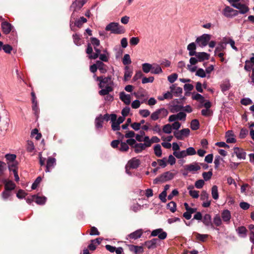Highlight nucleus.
Here are the masks:
<instances>
[{"label": "nucleus", "instance_id": "f257e3e1", "mask_svg": "<svg viewBox=\"0 0 254 254\" xmlns=\"http://www.w3.org/2000/svg\"><path fill=\"white\" fill-rule=\"evenodd\" d=\"M96 80L100 82L99 87L102 88L99 91V94L101 96H104L108 94L113 90L112 86L114 84L113 80L111 76L103 77L99 76L96 77Z\"/></svg>", "mask_w": 254, "mask_h": 254}, {"label": "nucleus", "instance_id": "f03ea898", "mask_svg": "<svg viewBox=\"0 0 254 254\" xmlns=\"http://www.w3.org/2000/svg\"><path fill=\"white\" fill-rule=\"evenodd\" d=\"M106 31H110L111 33L116 34H121L125 32V29L118 23L111 22L107 25L105 28Z\"/></svg>", "mask_w": 254, "mask_h": 254}, {"label": "nucleus", "instance_id": "7ed1b4c3", "mask_svg": "<svg viewBox=\"0 0 254 254\" xmlns=\"http://www.w3.org/2000/svg\"><path fill=\"white\" fill-rule=\"evenodd\" d=\"M168 113L169 112L167 109L164 108H160L153 112L150 116V118L153 121L162 119L166 118Z\"/></svg>", "mask_w": 254, "mask_h": 254}, {"label": "nucleus", "instance_id": "20e7f679", "mask_svg": "<svg viewBox=\"0 0 254 254\" xmlns=\"http://www.w3.org/2000/svg\"><path fill=\"white\" fill-rule=\"evenodd\" d=\"M86 0H75L70 6V10L72 11L71 18H73L75 12L79 10L86 3Z\"/></svg>", "mask_w": 254, "mask_h": 254}, {"label": "nucleus", "instance_id": "39448f33", "mask_svg": "<svg viewBox=\"0 0 254 254\" xmlns=\"http://www.w3.org/2000/svg\"><path fill=\"white\" fill-rule=\"evenodd\" d=\"M174 177V174L170 171H168L154 179L153 183L156 184L159 183L165 182L173 179Z\"/></svg>", "mask_w": 254, "mask_h": 254}, {"label": "nucleus", "instance_id": "423d86ee", "mask_svg": "<svg viewBox=\"0 0 254 254\" xmlns=\"http://www.w3.org/2000/svg\"><path fill=\"white\" fill-rule=\"evenodd\" d=\"M210 38L211 36L210 35L207 34H203L196 39V42L199 46L203 47L208 44Z\"/></svg>", "mask_w": 254, "mask_h": 254}, {"label": "nucleus", "instance_id": "0eeeda50", "mask_svg": "<svg viewBox=\"0 0 254 254\" xmlns=\"http://www.w3.org/2000/svg\"><path fill=\"white\" fill-rule=\"evenodd\" d=\"M190 130L188 128H184L181 130H177L174 132V135L179 140H183L185 137L189 135Z\"/></svg>", "mask_w": 254, "mask_h": 254}, {"label": "nucleus", "instance_id": "6e6552de", "mask_svg": "<svg viewBox=\"0 0 254 254\" xmlns=\"http://www.w3.org/2000/svg\"><path fill=\"white\" fill-rule=\"evenodd\" d=\"M151 236L156 237L158 236V238L160 240H164L167 238V234L166 232L164 231L163 229L158 228L153 230L151 233Z\"/></svg>", "mask_w": 254, "mask_h": 254}, {"label": "nucleus", "instance_id": "1a4fd4ad", "mask_svg": "<svg viewBox=\"0 0 254 254\" xmlns=\"http://www.w3.org/2000/svg\"><path fill=\"white\" fill-rule=\"evenodd\" d=\"M140 164V161L136 158H133L130 160L127 163V166L126 167V172L129 175L130 174L128 172L127 167H129L132 169H136Z\"/></svg>", "mask_w": 254, "mask_h": 254}, {"label": "nucleus", "instance_id": "9d476101", "mask_svg": "<svg viewBox=\"0 0 254 254\" xmlns=\"http://www.w3.org/2000/svg\"><path fill=\"white\" fill-rule=\"evenodd\" d=\"M148 144L149 143L147 144V142H144V143H136L135 145L133 146L134 151L136 153L141 152L142 151L149 147Z\"/></svg>", "mask_w": 254, "mask_h": 254}, {"label": "nucleus", "instance_id": "9b49d317", "mask_svg": "<svg viewBox=\"0 0 254 254\" xmlns=\"http://www.w3.org/2000/svg\"><path fill=\"white\" fill-rule=\"evenodd\" d=\"M238 11L233 9L229 6H227L223 10V14L227 17H231L233 16L237 15Z\"/></svg>", "mask_w": 254, "mask_h": 254}, {"label": "nucleus", "instance_id": "f8f14e48", "mask_svg": "<svg viewBox=\"0 0 254 254\" xmlns=\"http://www.w3.org/2000/svg\"><path fill=\"white\" fill-rule=\"evenodd\" d=\"M233 154H235L237 157L239 159H245L246 157V152L242 148L235 147L233 148Z\"/></svg>", "mask_w": 254, "mask_h": 254}, {"label": "nucleus", "instance_id": "ddd939ff", "mask_svg": "<svg viewBox=\"0 0 254 254\" xmlns=\"http://www.w3.org/2000/svg\"><path fill=\"white\" fill-rule=\"evenodd\" d=\"M56 164V159L51 157L48 158L46 165V172H49L53 169Z\"/></svg>", "mask_w": 254, "mask_h": 254}, {"label": "nucleus", "instance_id": "4468645a", "mask_svg": "<svg viewBox=\"0 0 254 254\" xmlns=\"http://www.w3.org/2000/svg\"><path fill=\"white\" fill-rule=\"evenodd\" d=\"M143 234V230L142 229H138L134 232L130 233V234L128 235L127 237V239H133V240H136L138 238H140L141 236H142Z\"/></svg>", "mask_w": 254, "mask_h": 254}, {"label": "nucleus", "instance_id": "2eb2a0df", "mask_svg": "<svg viewBox=\"0 0 254 254\" xmlns=\"http://www.w3.org/2000/svg\"><path fill=\"white\" fill-rule=\"evenodd\" d=\"M184 167L185 170L189 172L197 171L200 169V167L199 164L196 162L186 165Z\"/></svg>", "mask_w": 254, "mask_h": 254}, {"label": "nucleus", "instance_id": "dca6fc26", "mask_svg": "<svg viewBox=\"0 0 254 254\" xmlns=\"http://www.w3.org/2000/svg\"><path fill=\"white\" fill-rule=\"evenodd\" d=\"M226 40V39L224 38L223 39L222 41L218 44V45L216 47L215 50V55H216L218 52H223L226 49V45L227 44V42Z\"/></svg>", "mask_w": 254, "mask_h": 254}, {"label": "nucleus", "instance_id": "f3484780", "mask_svg": "<svg viewBox=\"0 0 254 254\" xmlns=\"http://www.w3.org/2000/svg\"><path fill=\"white\" fill-rule=\"evenodd\" d=\"M110 120L112 122V128L113 130H119L120 129V124L116 122L117 115L116 114H111L110 115Z\"/></svg>", "mask_w": 254, "mask_h": 254}, {"label": "nucleus", "instance_id": "a211bd4d", "mask_svg": "<svg viewBox=\"0 0 254 254\" xmlns=\"http://www.w3.org/2000/svg\"><path fill=\"white\" fill-rule=\"evenodd\" d=\"M233 7L239 9V12L241 14H245L249 10V7L246 4L241 2L238 3L237 5H233Z\"/></svg>", "mask_w": 254, "mask_h": 254}, {"label": "nucleus", "instance_id": "6ab92c4d", "mask_svg": "<svg viewBox=\"0 0 254 254\" xmlns=\"http://www.w3.org/2000/svg\"><path fill=\"white\" fill-rule=\"evenodd\" d=\"M120 99L126 105H129L131 102V96L126 94L124 92L120 93Z\"/></svg>", "mask_w": 254, "mask_h": 254}, {"label": "nucleus", "instance_id": "aec40b11", "mask_svg": "<svg viewBox=\"0 0 254 254\" xmlns=\"http://www.w3.org/2000/svg\"><path fill=\"white\" fill-rule=\"evenodd\" d=\"M157 241V239L154 238L151 240L146 241L144 243V245L148 249H154L156 248V244Z\"/></svg>", "mask_w": 254, "mask_h": 254}, {"label": "nucleus", "instance_id": "412c9836", "mask_svg": "<svg viewBox=\"0 0 254 254\" xmlns=\"http://www.w3.org/2000/svg\"><path fill=\"white\" fill-rule=\"evenodd\" d=\"M221 217L225 222L229 223L231 218L230 211L227 209L223 210L221 213Z\"/></svg>", "mask_w": 254, "mask_h": 254}, {"label": "nucleus", "instance_id": "4be33fe9", "mask_svg": "<svg viewBox=\"0 0 254 254\" xmlns=\"http://www.w3.org/2000/svg\"><path fill=\"white\" fill-rule=\"evenodd\" d=\"M170 88L171 92L174 94L176 96L178 97L182 93V88L181 87L176 86L175 84L172 85Z\"/></svg>", "mask_w": 254, "mask_h": 254}, {"label": "nucleus", "instance_id": "5701e85b", "mask_svg": "<svg viewBox=\"0 0 254 254\" xmlns=\"http://www.w3.org/2000/svg\"><path fill=\"white\" fill-rule=\"evenodd\" d=\"M1 28L3 32L5 34H7L11 31L12 25L7 22L4 21L1 23Z\"/></svg>", "mask_w": 254, "mask_h": 254}, {"label": "nucleus", "instance_id": "b1692460", "mask_svg": "<svg viewBox=\"0 0 254 254\" xmlns=\"http://www.w3.org/2000/svg\"><path fill=\"white\" fill-rule=\"evenodd\" d=\"M202 222L205 226H211L212 228L213 227V224L211 222V217L210 214H205L203 216Z\"/></svg>", "mask_w": 254, "mask_h": 254}, {"label": "nucleus", "instance_id": "393cba45", "mask_svg": "<svg viewBox=\"0 0 254 254\" xmlns=\"http://www.w3.org/2000/svg\"><path fill=\"white\" fill-rule=\"evenodd\" d=\"M194 56H196L199 62L208 60L209 58V55L205 52L196 53Z\"/></svg>", "mask_w": 254, "mask_h": 254}, {"label": "nucleus", "instance_id": "a878e982", "mask_svg": "<svg viewBox=\"0 0 254 254\" xmlns=\"http://www.w3.org/2000/svg\"><path fill=\"white\" fill-rule=\"evenodd\" d=\"M132 70L129 68V66H126L125 68V73L124 80L126 81H127L132 76Z\"/></svg>", "mask_w": 254, "mask_h": 254}, {"label": "nucleus", "instance_id": "bb28decb", "mask_svg": "<svg viewBox=\"0 0 254 254\" xmlns=\"http://www.w3.org/2000/svg\"><path fill=\"white\" fill-rule=\"evenodd\" d=\"M145 142H147V144L149 143L148 146L150 147L153 143H158L160 142V139L157 136H153L151 139L149 138V136H145Z\"/></svg>", "mask_w": 254, "mask_h": 254}, {"label": "nucleus", "instance_id": "cd10ccee", "mask_svg": "<svg viewBox=\"0 0 254 254\" xmlns=\"http://www.w3.org/2000/svg\"><path fill=\"white\" fill-rule=\"evenodd\" d=\"M239 236L242 238H245L247 235V230L244 226H241L236 229Z\"/></svg>", "mask_w": 254, "mask_h": 254}, {"label": "nucleus", "instance_id": "c85d7f7f", "mask_svg": "<svg viewBox=\"0 0 254 254\" xmlns=\"http://www.w3.org/2000/svg\"><path fill=\"white\" fill-rule=\"evenodd\" d=\"M187 50L189 51V55L190 56H194L196 54V45L193 42L190 43L188 45Z\"/></svg>", "mask_w": 254, "mask_h": 254}, {"label": "nucleus", "instance_id": "c756f323", "mask_svg": "<svg viewBox=\"0 0 254 254\" xmlns=\"http://www.w3.org/2000/svg\"><path fill=\"white\" fill-rule=\"evenodd\" d=\"M96 63L97 69H98L101 73H104L107 71V66L102 62L97 61Z\"/></svg>", "mask_w": 254, "mask_h": 254}, {"label": "nucleus", "instance_id": "7c9ffc66", "mask_svg": "<svg viewBox=\"0 0 254 254\" xmlns=\"http://www.w3.org/2000/svg\"><path fill=\"white\" fill-rule=\"evenodd\" d=\"M211 195L214 200H217L219 198L218 187L216 185L212 186L211 188Z\"/></svg>", "mask_w": 254, "mask_h": 254}, {"label": "nucleus", "instance_id": "2f4dec72", "mask_svg": "<svg viewBox=\"0 0 254 254\" xmlns=\"http://www.w3.org/2000/svg\"><path fill=\"white\" fill-rule=\"evenodd\" d=\"M185 150L174 151L173 155L178 159H181L187 156L186 152Z\"/></svg>", "mask_w": 254, "mask_h": 254}, {"label": "nucleus", "instance_id": "473e14b6", "mask_svg": "<svg viewBox=\"0 0 254 254\" xmlns=\"http://www.w3.org/2000/svg\"><path fill=\"white\" fill-rule=\"evenodd\" d=\"M162 72V70L161 66L156 64H152V68L151 69V73L152 74H159Z\"/></svg>", "mask_w": 254, "mask_h": 254}, {"label": "nucleus", "instance_id": "72a5a7b5", "mask_svg": "<svg viewBox=\"0 0 254 254\" xmlns=\"http://www.w3.org/2000/svg\"><path fill=\"white\" fill-rule=\"evenodd\" d=\"M175 110L176 112L183 110L188 113H191L192 111V108L190 105H187L185 107L178 106L176 107Z\"/></svg>", "mask_w": 254, "mask_h": 254}, {"label": "nucleus", "instance_id": "f704fd0d", "mask_svg": "<svg viewBox=\"0 0 254 254\" xmlns=\"http://www.w3.org/2000/svg\"><path fill=\"white\" fill-rule=\"evenodd\" d=\"M142 68L143 71L147 73L149 72H151V69L152 68V64L149 63H144L142 64Z\"/></svg>", "mask_w": 254, "mask_h": 254}, {"label": "nucleus", "instance_id": "c9c22d12", "mask_svg": "<svg viewBox=\"0 0 254 254\" xmlns=\"http://www.w3.org/2000/svg\"><path fill=\"white\" fill-rule=\"evenodd\" d=\"M103 122V116L100 115L99 117L95 119V127L97 128L102 127V124Z\"/></svg>", "mask_w": 254, "mask_h": 254}, {"label": "nucleus", "instance_id": "e433bc0d", "mask_svg": "<svg viewBox=\"0 0 254 254\" xmlns=\"http://www.w3.org/2000/svg\"><path fill=\"white\" fill-rule=\"evenodd\" d=\"M194 235H195L196 239L201 242H205L208 237V235L207 234H201L198 233H195Z\"/></svg>", "mask_w": 254, "mask_h": 254}, {"label": "nucleus", "instance_id": "4c0bfd02", "mask_svg": "<svg viewBox=\"0 0 254 254\" xmlns=\"http://www.w3.org/2000/svg\"><path fill=\"white\" fill-rule=\"evenodd\" d=\"M5 190L11 191L14 190L15 188V185L11 181L6 182L4 185Z\"/></svg>", "mask_w": 254, "mask_h": 254}, {"label": "nucleus", "instance_id": "58836bf2", "mask_svg": "<svg viewBox=\"0 0 254 254\" xmlns=\"http://www.w3.org/2000/svg\"><path fill=\"white\" fill-rule=\"evenodd\" d=\"M87 22L86 18L84 17H81L80 18L76 19L75 21L74 24L77 27L80 28L82 26V24Z\"/></svg>", "mask_w": 254, "mask_h": 254}, {"label": "nucleus", "instance_id": "ea45409f", "mask_svg": "<svg viewBox=\"0 0 254 254\" xmlns=\"http://www.w3.org/2000/svg\"><path fill=\"white\" fill-rule=\"evenodd\" d=\"M226 142L228 143H235L236 141L233 135L231 134L230 131H228L226 134Z\"/></svg>", "mask_w": 254, "mask_h": 254}, {"label": "nucleus", "instance_id": "a19ab883", "mask_svg": "<svg viewBox=\"0 0 254 254\" xmlns=\"http://www.w3.org/2000/svg\"><path fill=\"white\" fill-rule=\"evenodd\" d=\"M190 127L193 130H197L199 127V123L197 120L194 119L191 121L190 123Z\"/></svg>", "mask_w": 254, "mask_h": 254}, {"label": "nucleus", "instance_id": "79ce46f5", "mask_svg": "<svg viewBox=\"0 0 254 254\" xmlns=\"http://www.w3.org/2000/svg\"><path fill=\"white\" fill-rule=\"evenodd\" d=\"M46 197L44 196L41 197L36 195V197H35V201L36 203L40 205H43L45 204L46 201Z\"/></svg>", "mask_w": 254, "mask_h": 254}, {"label": "nucleus", "instance_id": "37998d69", "mask_svg": "<svg viewBox=\"0 0 254 254\" xmlns=\"http://www.w3.org/2000/svg\"><path fill=\"white\" fill-rule=\"evenodd\" d=\"M192 98L193 100L199 101L201 103L204 102V97L201 94L198 93H193L192 95Z\"/></svg>", "mask_w": 254, "mask_h": 254}, {"label": "nucleus", "instance_id": "c03bdc74", "mask_svg": "<svg viewBox=\"0 0 254 254\" xmlns=\"http://www.w3.org/2000/svg\"><path fill=\"white\" fill-rule=\"evenodd\" d=\"M131 251H133L136 254L142 253L143 252V249L141 246H131L130 247Z\"/></svg>", "mask_w": 254, "mask_h": 254}, {"label": "nucleus", "instance_id": "a18cd8bd", "mask_svg": "<svg viewBox=\"0 0 254 254\" xmlns=\"http://www.w3.org/2000/svg\"><path fill=\"white\" fill-rule=\"evenodd\" d=\"M8 169L10 171L13 172L14 170H17V163L15 161L7 162Z\"/></svg>", "mask_w": 254, "mask_h": 254}, {"label": "nucleus", "instance_id": "49530a36", "mask_svg": "<svg viewBox=\"0 0 254 254\" xmlns=\"http://www.w3.org/2000/svg\"><path fill=\"white\" fill-rule=\"evenodd\" d=\"M26 149L27 151L29 152H33L34 151L35 146L34 145V143L32 141H27Z\"/></svg>", "mask_w": 254, "mask_h": 254}, {"label": "nucleus", "instance_id": "de8ad7c7", "mask_svg": "<svg viewBox=\"0 0 254 254\" xmlns=\"http://www.w3.org/2000/svg\"><path fill=\"white\" fill-rule=\"evenodd\" d=\"M154 151L155 154L157 157H161L162 155V149L160 144H157L154 147Z\"/></svg>", "mask_w": 254, "mask_h": 254}, {"label": "nucleus", "instance_id": "09e8293b", "mask_svg": "<svg viewBox=\"0 0 254 254\" xmlns=\"http://www.w3.org/2000/svg\"><path fill=\"white\" fill-rule=\"evenodd\" d=\"M162 131L163 132L170 134L172 132V127L170 124H166L163 127Z\"/></svg>", "mask_w": 254, "mask_h": 254}, {"label": "nucleus", "instance_id": "8fccbe9b", "mask_svg": "<svg viewBox=\"0 0 254 254\" xmlns=\"http://www.w3.org/2000/svg\"><path fill=\"white\" fill-rule=\"evenodd\" d=\"M213 223L216 226H219L222 224V220L218 214H216L213 218Z\"/></svg>", "mask_w": 254, "mask_h": 254}, {"label": "nucleus", "instance_id": "3c124183", "mask_svg": "<svg viewBox=\"0 0 254 254\" xmlns=\"http://www.w3.org/2000/svg\"><path fill=\"white\" fill-rule=\"evenodd\" d=\"M131 61L130 56L128 54H125L123 59V63L124 65H128L130 64Z\"/></svg>", "mask_w": 254, "mask_h": 254}, {"label": "nucleus", "instance_id": "603ef678", "mask_svg": "<svg viewBox=\"0 0 254 254\" xmlns=\"http://www.w3.org/2000/svg\"><path fill=\"white\" fill-rule=\"evenodd\" d=\"M195 75L197 76H199L201 78H203L206 77V74L205 70L202 68H198L195 73Z\"/></svg>", "mask_w": 254, "mask_h": 254}, {"label": "nucleus", "instance_id": "864d4df0", "mask_svg": "<svg viewBox=\"0 0 254 254\" xmlns=\"http://www.w3.org/2000/svg\"><path fill=\"white\" fill-rule=\"evenodd\" d=\"M177 120L185 121L186 119V114L184 112H180L179 113L176 114Z\"/></svg>", "mask_w": 254, "mask_h": 254}, {"label": "nucleus", "instance_id": "5fc2aeb1", "mask_svg": "<svg viewBox=\"0 0 254 254\" xmlns=\"http://www.w3.org/2000/svg\"><path fill=\"white\" fill-rule=\"evenodd\" d=\"M167 207L172 212H175L176 210V204L174 201H171L167 204Z\"/></svg>", "mask_w": 254, "mask_h": 254}, {"label": "nucleus", "instance_id": "6e6d98bb", "mask_svg": "<svg viewBox=\"0 0 254 254\" xmlns=\"http://www.w3.org/2000/svg\"><path fill=\"white\" fill-rule=\"evenodd\" d=\"M128 146L126 142L121 141L120 143V147L119 148V150L121 151H127L128 150Z\"/></svg>", "mask_w": 254, "mask_h": 254}, {"label": "nucleus", "instance_id": "4d7b16f0", "mask_svg": "<svg viewBox=\"0 0 254 254\" xmlns=\"http://www.w3.org/2000/svg\"><path fill=\"white\" fill-rule=\"evenodd\" d=\"M73 39L74 44L77 46H79L81 45V39L80 37L77 35V34H73Z\"/></svg>", "mask_w": 254, "mask_h": 254}, {"label": "nucleus", "instance_id": "13d9d810", "mask_svg": "<svg viewBox=\"0 0 254 254\" xmlns=\"http://www.w3.org/2000/svg\"><path fill=\"white\" fill-rule=\"evenodd\" d=\"M187 156L195 155L196 153L195 149L192 147H190L186 150Z\"/></svg>", "mask_w": 254, "mask_h": 254}, {"label": "nucleus", "instance_id": "bf43d9fd", "mask_svg": "<svg viewBox=\"0 0 254 254\" xmlns=\"http://www.w3.org/2000/svg\"><path fill=\"white\" fill-rule=\"evenodd\" d=\"M154 80L153 76H149L148 77H144L142 79V83L146 84L147 83H152Z\"/></svg>", "mask_w": 254, "mask_h": 254}, {"label": "nucleus", "instance_id": "052dcab7", "mask_svg": "<svg viewBox=\"0 0 254 254\" xmlns=\"http://www.w3.org/2000/svg\"><path fill=\"white\" fill-rule=\"evenodd\" d=\"M178 78L177 73H173L168 76V80L171 83H174Z\"/></svg>", "mask_w": 254, "mask_h": 254}, {"label": "nucleus", "instance_id": "680f3d73", "mask_svg": "<svg viewBox=\"0 0 254 254\" xmlns=\"http://www.w3.org/2000/svg\"><path fill=\"white\" fill-rule=\"evenodd\" d=\"M189 193V194L194 198H197L199 197V191L197 190H190Z\"/></svg>", "mask_w": 254, "mask_h": 254}, {"label": "nucleus", "instance_id": "e2e57ef3", "mask_svg": "<svg viewBox=\"0 0 254 254\" xmlns=\"http://www.w3.org/2000/svg\"><path fill=\"white\" fill-rule=\"evenodd\" d=\"M212 176V173L211 171H209L207 172H203L202 174V176L204 180L206 181L210 180Z\"/></svg>", "mask_w": 254, "mask_h": 254}, {"label": "nucleus", "instance_id": "0e129e2a", "mask_svg": "<svg viewBox=\"0 0 254 254\" xmlns=\"http://www.w3.org/2000/svg\"><path fill=\"white\" fill-rule=\"evenodd\" d=\"M139 42V39L138 37H132L129 40V44L131 46L137 45Z\"/></svg>", "mask_w": 254, "mask_h": 254}, {"label": "nucleus", "instance_id": "69168bd1", "mask_svg": "<svg viewBox=\"0 0 254 254\" xmlns=\"http://www.w3.org/2000/svg\"><path fill=\"white\" fill-rule=\"evenodd\" d=\"M139 114L144 118H146L149 116L150 112L148 110L143 109L139 110Z\"/></svg>", "mask_w": 254, "mask_h": 254}, {"label": "nucleus", "instance_id": "338daca9", "mask_svg": "<svg viewBox=\"0 0 254 254\" xmlns=\"http://www.w3.org/2000/svg\"><path fill=\"white\" fill-rule=\"evenodd\" d=\"M16 155L12 154H6L5 155V158L6 160L8 161V162H11L12 161H15Z\"/></svg>", "mask_w": 254, "mask_h": 254}, {"label": "nucleus", "instance_id": "774afa93", "mask_svg": "<svg viewBox=\"0 0 254 254\" xmlns=\"http://www.w3.org/2000/svg\"><path fill=\"white\" fill-rule=\"evenodd\" d=\"M200 199L204 201L209 199V194L205 190H203L200 194Z\"/></svg>", "mask_w": 254, "mask_h": 254}]
</instances>
